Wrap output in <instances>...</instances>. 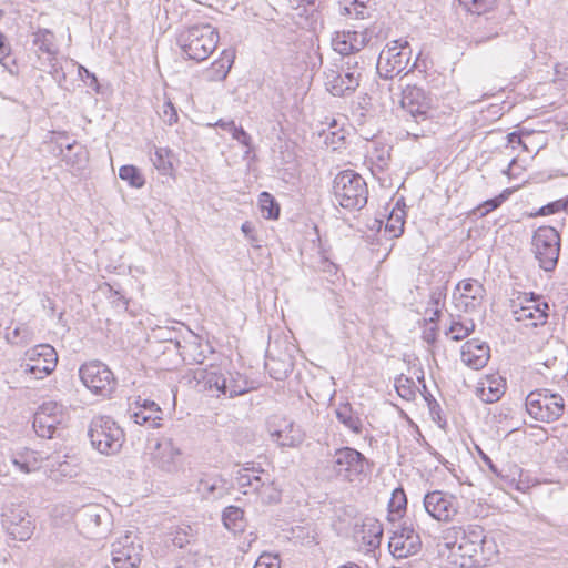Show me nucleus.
I'll list each match as a JSON object with an SVG mask.
<instances>
[{"instance_id": "nucleus-1", "label": "nucleus", "mask_w": 568, "mask_h": 568, "mask_svg": "<svg viewBox=\"0 0 568 568\" xmlns=\"http://www.w3.org/2000/svg\"><path fill=\"white\" fill-rule=\"evenodd\" d=\"M452 554L455 564L462 568L484 567L496 554V545L493 539L486 537L481 526L467 525L458 528Z\"/></svg>"}, {"instance_id": "nucleus-2", "label": "nucleus", "mask_w": 568, "mask_h": 568, "mask_svg": "<svg viewBox=\"0 0 568 568\" xmlns=\"http://www.w3.org/2000/svg\"><path fill=\"white\" fill-rule=\"evenodd\" d=\"M235 481L244 495H255L262 504H276L281 500V490L271 475L261 467L246 464L236 471Z\"/></svg>"}, {"instance_id": "nucleus-3", "label": "nucleus", "mask_w": 568, "mask_h": 568, "mask_svg": "<svg viewBox=\"0 0 568 568\" xmlns=\"http://www.w3.org/2000/svg\"><path fill=\"white\" fill-rule=\"evenodd\" d=\"M333 195L343 209L358 211L363 209L368 199V189L364 178L353 171L344 170L333 180Z\"/></svg>"}, {"instance_id": "nucleus-4", "label": "nucleus", "mask_w": 568, "mask_h": 568, "mask_svg": "<svg viewBox=\"0 0 568 568\" xmlns=\"http://www.w3.org/2000/svg\"><path fill=\"white\" fill-rule=\"evenodd\" d=\"M219 32L211 24H195L180 32L178 44L194 61H204L215 50Z\"/></svg>"}, {"instance_id": "nucleus-5", "label": "nucleus", "mask_w": 568, "mask_h": 568, "mask_svg": "<svg viewBox=\"0 0 568 568\" xmlns=\"http://www.w3.org/2000/svg\"><path fill=\"white\" fill-rule=\"evenodd\" d=\"M88 436L92 447L104 455L119 453L125 438L123 429L109 416L94 417L90 423Z\"/></svg>"}, {"instance_id": "nucleus-6", "label": "nucleus", "mask_w": 568, "mask_h": 568, "mask_svg": "<svg viewBox=\"0 0 568 568\" xmlns=\"http://www.w3.org/2000/svg\"><path fill=\"white\" fill-rule=\"evenodd\" d=\"M526 410L530 417L542 423L558 420L565 412V399L560 394L549 389L530 392L525 400Z\"/></svg>"}, {"instance_id": "nucleus-7", "label": "nucleus", "mask_w": 568, "mask_h": 568, "mask_svg": "<svg viewBox=\"0 0 568 568\" xmlns=\"http://www.w3.org/2000/svg\"><path fill=\"white\" fill-rule=\"evenodd\" d=\"M195 378L203 382L204 388L216 390L221 395L233 398L245 394L250 387L247 379L237 372L222 373L220 369L200 371Z\"/></svg>"}, {"instance_id": "nucleus-8", "label": "nucleus", "mask_w": 568, "mask_h": 568, "mask_svg": "<svg viewBox=\"0 0 568 568\" xmlns=\"http://www.w3.org/2000/svg\"><path fill=\"white\" fill-rule=\"evenodd\" d=\"M412 49L407 41L394 40L378 55L376 70L381 78L392 80L404 72L409 63Z\"/></svg>"}, {"instance_id": "nucleus-9", "label": "nucleus", "mask_w": 568, "mask_h": 568, "mask_svg": "<svg viewBox=\"0 0 568 568\" xmlns=\"http://www.w3.org/2000/svg\"><path fill=\"white\" fill-rule=\"evenodd\" d=\"M369 460L357 449L345 446L335 449L332 456V471L336 478L353 483L366 473Z\"/></svg>"}, {"instance_id": "nucleus-10", "label": "nucleus", "mask_w": 568, "mask_h": 568, "mask_svg": "<svg viewBox=\"0 0 568 568\" xmlns=\"http://www.w3.org/2000/svg\"><path fill=\"white\" fill-rule=\"evenodd\" d=\"M83 385L95 395L109 397L116 387V378L109 366L101 361L84 363L79 368Z\"/></svg>"}, {"instance_id": "nucleus-11", "label": "nucleus", "mask_w": 568, "mask_h": 568, "mask_svg": "<svg viewBox=\"0 0 568 568\" xmlns=\"http://www.w3.org/2000/svg\"><path fill=\"white\" fill-rule=\"evenodd\" d=\"M532 250L539 266L546 271H552L557 263L560 252V236L552 226L538 227L532 236Z\"/></svg>"}, {"instance_id": "nucleus-12", "label": "nucleus", "mask_w": 568, "mask_h": 568, "mask_svg": "<svg viewBox=\"0 0 568 568\" xmlns=\"http://www.w3.org/2000/svg\"><path fill=\"white\" fill-rule=\"evenodd\" d=\"M1 524L7 534L16 540L26 541L34 531L31 516L21 504H4L1 508Z\"/></svg>"}, {"instance_id": "nucleus-13", "label": "nucleus", "mask_w": 568, "mask_h": 568, "mask_svg": "<svg viewBox=\"0 0 568 568\" xmlns=\"http://www.w3.org/2000/svg\"><path fill=\"white\" fill-rule=\"evenodd\" d=\"M142 551L143 546L138 536L126 530L111 545L112 564L115 568H138Z\"/></svg>"}, {"instance_id": "nucleus-14", "label": "nucleus", "mask_w": 568, "mask_h": 568, "mask_svg": "<svg viewBox=\"0 0 568 568\" xmlns=\"http://www.w3.org/2000/svg\"><path fill=\"white\" fill-rule=\"evenodd\" d=\"M426 513L437 521H453L459 513V499L452 494L442 490L429 491L424 496Z\"/></svg>"}, {"instance_id": "nucleus-15", "label": "nucleus", "mask_w": 568, "mask_h": 568, "mask_svg": "<svg viewBox=\"0 0 568 568\" xmlns=\"http://www.w3.org/2000/svg\"><path fill=\"white\" fill-rule=\"evenodd\" d=\"M24 372L36 378H43L52 373L58 363V354L53 346L39 344L26 352Z\"/></svg>"}, {"instance_id": "nucleus-16", "label": "nucleus", "mask_w": 568, "mask_h": 568, "mask_svg": "<svg viewBox=\"0 0 568 568\" xmlns=\"http://www.w3.org/2000/svg\"><path fill=\"white\" fill-rule=\"evenodd\" d=\"M400 105L416 122H419L428 118L432 99L423 88L407 85L402 92Z\"/></svg>"}, {"instance_id": "nucleus-17", "label": "nucleus", "mask_w": 568, "mask_h": 568, "mask_svg": "<svg viewBox=\"0 0 568 568\" xmlns=\"http://www.w3.org/2000/svg\"><path fill=\"white\" fill-rule=\"evenodd\" d=\"M388 546L394 557L407 558L420 550L422 540L414 528L404 523L399 529L393 531Z\"/></svg>"}, {"instance_id": "nucleus-18", "label": "nucleus", "mask_w": 568, "mask_h": 568, "mask_svg": "<svg viewBox=\"0 0 568 568\" xmlns=\"http://www.w3.org/2000/svg\"><path fill=\"white\" fill-rule=\"evenodd\" d=\"M359 74L349 71V68H343L342 72L331 70L326 74L327 90L335 97H343L353 93L361 83Z\"/></svg>"}, {"instance_id": "nucleus-19", "label": "nucleus", "mask_w": 568, "mask_h": 568, "mask_svg": "<svg viewBox=\"0 0 568 568\" xmlns=\"http://www.w3.org/2000/svg\"><path fill=\"white\" fill-rule=\"evenodd\" d=\"M456 290L459 292L457 296L454 293L456 305L465 312L477 310L483 301L485 290L477 280H465L457 284Z\"/></svg>"}, {"instance_id": "nucleus-20", "label": "nucleus", "mask_w": 568, "mask_h": 568, "mask_svg": "<svg viewBox=\"0 0 568 568\" xmlns=\"http://www.w3.org/2000/svg\"><path fill=\"white\" fill-rule=\"evenodd\" d=\"M181 450L172 439L160 440L153 453V460L158 468L166 473H174L179 468Z\"/></svg>"}, {"instance_id": "nucleus-21", "label": "nucleus", "mask_w": 568, "mask_h": 568, "mask_svg": "<svg viewBox=\"0 0 568 568\" xmlns=\"http://www.w3.org/2000/svg\"><path fill=\"white\" fill-rule=\"evenodd\" d=\"M490 357V348L486 342L478 338L467 341L462 347V361L473 369L486 366Z\"/></svg>"}, {"instance_id": "nucleus-22", "label": "nucleus", "mask_w": 568, "mask_h": 568, "mask_svg": "<svg viewBox=\"0 0 568 568\" xmlns=\"http://www.w3.org/2000/svg\"><path fill=\"white\" fill-rule=\"evenodd\" d=\"M161 415L162 410L155 402L143 399L130 414V418L138 425L158 428L161 426Z\"/></svg>"}, {"instance_id": "nucleus-23", "label": "nucleus", "mask_w": 568, "mask_h": 568, "mask_svg": "<svg viewBox=\"0 0 568 568\" xmlns=\"http://www.w3.org/2000/svg\"><path fill=\"white\" fill-rule=\"evenodd\" d=\"M108 517L109 513L104 507L98 504H89L82 506L75 513V523L83 529L92 531L101 525L102 519Z\"/></svg>"}, {"instance_id": "nucleus-24", "label": "nucleus", "mask_w": 568, "mask_h": 568, "mask_svg": "<svg viewBox=\"0 0 568 568\" xmlns=\"http://www.w3.org/2000/svg\"><path fill=\"white\" fill-rule=\"evenodd\" d=\"M359 534L362 535L363 544L368 547V550H374L381 545L383 526L375 518H366L361 527Z\"/></svg>"}, {"instance_id": "nucleus-25", "label": "nucleus", "mask_w": 568, "mask_h": 568, "mask_svg": "<svg viewBox=\"0 0 568 568\" xmlns=\"http://www.w3.org/2000/svg\"><path fill=\"white\" fill-rule=\"evenodd\" d=\"M226 481L220 476H211L200 479L197 491L205 499H219L226 494Z\"/></svg>"}, {"instance_id": "nucleus-26", "label": "nucleus", "mask_w": 568, "mask_h": 568, "mask_svg": "<svg viewBox=\"0 0 568 568\" xmlns=\"http://www.w3.org/2000/svg\"><path fill=\"white\" fill-rule=\"evenodd\" d=\"M337 420L356 435L362 434L363 423L349 403L339 404L335 409Z\"/></svg>"}, {"instance_id": "nucleus-27", "label": "nucleus", "mask_w": 568, "mask_h": 568, "mask_svg": "<svg viewBox=\"0 0 568 568\" xmlns=\"http://www.w3.org/2000/svg\"><path fill=\"white\" fill-rule=\"evenodd\" d=\"M42 457L38 452L32 449H23L12 457L13 465L22 473L29 474L40 468Z\"/></svg>"}, {"instance_id": "nucleus-28", "label": "nucleus", "mask_w": 568, "mask_h": 568, "mask_svg": "<svg viewBox=\"0 0 568 568\" xmlns=\"http://www.w3.org/2000/svg\"><path fill=\"white\" fill-rule=\"evenodd\" d=\"M273 440L281 447H294L302 442V435L293 423H288L283 429L271 433Z\"/></svg>"}, {"instance_id": "nucleus-29", "label": "nucleus", "mask_w": 568, "mask_h": 568, "mask_svg": "<svg viewBox=\"0 0 568 568\" xmlns=\"http://www.w3.org/2000/svg\"><path fill=\"white\" fill-rule=\"evenodd\" d=\"M61 423L62 420L55 419L53 417H45L41 414H34L32 426L39 437L52 438L57 432L58 425Z\"/></svg>"}, {"instance_id": "nucleus-30", "label": "nucleus", "mask_w": 568, "mask_h": 568, "mask_svg": "<svg viewBox=\"0 0 568 568\" xmlns=\"http://www.w3.org/2000/svg\"><path fill=\"white\" fill-rule=\"evenodd\" d=\"M505 393V384L499 379H490L488 381V385L485 386L483 384L481 387L478 388V397L487 404H491L497 402Z\"/></svg>"}, {"instance_id": "nucleus-31", "label": "nucleus", "mask_w": 568, "mask_h": 568, "mask_svg": "<svg viewBox=\"0 0 568 568\" xmlns=\"http://www.w3.org/2000/svg\"><path fill=\"white\" fill-rule=\"evenodd\" d=\"M33 44L38 51L47 53L48 57L58 53V48L54 43V34L48 29H39L33 34Z\"/></svg>"}, {"instance_id": "nucleus-32", "label": "nucleus", "mask_w": 568, "mask_h": 568, "mask_svg": "<svg viewBox=\"0 0 568 568\" xmlns=\"http://www.w3.org/2000/svg\"><path fill=\"white\" fill-rule=\"evenodd\" d=\"M224 526L233 532L242 531L244 527V511L236 506H229L222 515Z\"/></svg>"}, {"instance_id": "nucleus-33", "label": "nucleus", "mask_w": 568, "mask_h": 568, "mask_svg": "<svg viewBox=\"0 0 568 568\" xmlns=\"http://www.w3.org/2000/svg\"><path fill=\"white\" fill-rule=\"evenodd\" d=\"M0 63L10 74L18 73L16 59L11 52V44L2 32H0Z\"/></svg>"}, {"instance_id": "nucleus-34", "label": "nucleus", "mask_w": 568, "mask_h": 568, "mask_svg": "<svg viewBox=\"0 0 568 568\" xmlns=\"http://www.w3.org/2000/svg\"><path fill=\"white\" fill-rule=\"evenodd\" d=\"M119 178L128 182L132 187L140 189L145 184V179L141 171L131 164L122 165L119 170Z\"/></svg>"}, {"instance_id": "nucleus-35", "label": "nucleus", "mask_w": 568, "mask_h": 568, "mask_svg": "<svg viewBox=\"0 0 568 568\" xmlns=\"http://www.w3.org/2000/svg\"><path fill=\"white\" fill-rule=\"evenodd\" d=\"M258 204L265 219L276 220L280 216V205L268 192L260 194Z\"/></svg>"}, {"instance_id": "nucleus-36", "label": "nucleus", "mask_w": 568, "mask_h": 568, "mask_svg": "<svg viewBox=\"0 0 568 568\" xmlns=\"http://www.w3.org/2000/svg\"><path fill=\"white\" fill-rule=\"evenodd\" d=\"M404 212H396L393 210L388 216L385 225V234L388 239H397L404 232Z\"/></svg>"}, {"instance_id": "nucleus-37", "label": "nucleus", "mask_w": 568, "mask_h": 568, "mask_svg": "<svg viewBox=\"0 0 568 568\" xmlns=\"http://www.w3.org/2000/svg\"><path fill=\"white\" fill-rule=\"evenodd\" d=\"M407 505V498L404 489L402 487L395 488L393 490L389 504H388V510L389 516H402V513L406 509ZM390 520H394V517L389 518Z\"/></svg>"}, {"instance_id": "nucleus-38", "label": "nucleus", "mask_w": 568, "mask_h": 568, "mask_svg": "<svg viewBox=\"0 0 568 568\" xmlns=\"http://www.w3.org/2000/svg\"><path fill=\"white\" fill-rule=\"evenodd\" d=\"M332 47L343 57L354 54L348 31H336L332 38Z\"/></svg>"}, {"instance_id": "nucleus-39", "label": "nucleus", "mask_w": 568, "mask_h": 568, "mask_svg": "<svg viewBox=\"0 0 568 568\" xmlns=\"http://www.w3.org/2000/svg\"><path fill=\"white\" fill-rule=\"evenodd\" d=\"M375 29L376 28H365L364 31L347 30L349 32V40L354 53L361 51L365 45L371 43L372 33L375 32Z\"/></svg>"}, {"instance_id": "nucleus-40", "label": "nucleus", "mask_w": 568, "mask_h": 568, "mask_svg": "<svg viewBox=\"0 0 568 568\" xmlns=\"http://www.w3.org/2000/svg\"><path fill=\"white\" fill-rule=\"evenodd\" d=\"M171 151L166 148H156L151 156L153 165L162 173L169 174L172 170V163L169 160Z\"/></svg>"}, {"instance_id": "nucleus-41", "label": "nucleus", "mask_w": 568, "mask_h": 568, "mask_svg": "<svg viewBox=\"0 0 568 568\" xmlns=\"http://www.w3.org/2000/svg\"><path fill=\"white\" fill-rule=\"evenodd\" d=\"M475 329V323L469 320L466 322L453 321L448 332L453 334L452 338L454 341H462L466 338L470 333Z\"/></svg>"}, {"instance_id": "nucleus-42", "label": "nucleus", "mask_w": 568, "mask_h": 568, "mask_svg": "<svg viewBox=\"0 0 568 568\" xmlns=\"http://www.w3.org/2000/svg\"><path fill=\"white\" fill-rule=\"evenodd\" d=\"M395 387H396L397 394L402 398H404L406 400H410V399L415 398L416 386H415V383H414V381L412 378L405 377L403 375L399 376L395 381Z\"/></svg>"}, {"instance_id": "nucleus-43", "label": "nucleus", "mask_w": 568, "mask_h": 568, "mask_svg": "<svg viewBox=\"0 0 568 568\" xmlns=\"http://www.w3.org/2000/svg\"><path fill=\"white\" fill-rule=\"evenodd\" d=\"M509 194H510L509 190L503 191V193H500L498 196H496L494 199H489V200L485 201L484 203H481L478 207H476L475 212L479 216L487 215L491 211L499 207L508 199Z\"/></svg>"}, {"instance_id": "nucleus-44", "label": "nucleus", "mask_w": 568, "mask_h": 568, "mask_svg": "<svg viewBox=\"0 0 568 568\" xmlns=\"http://www.w3.org/2000/svg\"><path fill=\"white\" fill-rule=\"evenodd\" d=\"M496 0H459L460 6H463L468 12L474 14H483L489 11Z\"/></svg>"}, {"instance_id": "nucleus-45", "label": "nucleus", "mask_w": 568, "mask_h": 568, "mask_svg": "<svg viewBox=\"0 0 568 568\" xmlns=\"http://www.w3.org/2000/svg\"><path fill=\"white\" fill-rule=\"evenodd\" d=\"M36 414H41L45 417H53L59 420H62L63 418L62 405H59L55 402L43 403L41 406H39Z\"/></svg>"}, {"instance_id": "nucleus-46", "label": "nucleus", "mask_w": 568, "mask_h": 568, "mask_svg": "<svg viewBox=\"0 0 568 568\" xmlns=\"http://www.w3.org/2000/svg\"><path fill=\"white\" fill-rule=\"evenodd\" d=\"M173 545L183 548L194 541L193 529L190 526L179 528L172 539Z\"/></svg>"}, {"instance_id": "nucleus-47", "label": "nucleus", "mask_w": 568, "mask_h": 568, "mask_svg": "<svg viewBox=\"0 0 568 568\" xmlns=\"http://www.w3.org/2000/svg\"><path fill=\"white\" fill-rule=\"evenodd\" d=\"M346 14L354 16L356 19H365L369 17V8L361 0H353L348 6L344 7Z\"/></svg>"}, {"instance_id": "nucleus-48", "label": "nucleus", "mask_w": 568, "mask_h": 568, "mask_svg": "<svg viewBox=\"0 0 568 568\" xmlns=\"http://www.w3.org/2000/svg\"><path fill=\"white\" fill-rule=\"evenodd\" d=\"M560 211H568V199H560L541 206L535 215H550Z\"/></svg>"}, {"instance_id": "nucleus-49", "label": "nucleus", "mask_w": 568, "mask_h": 568, "mask_svg": "<svg viewBox=\"0 0 568 568\" xmlns=\"http://www.w3.org/2000/svg\"><path fill=\"white\" fill-rule=\"evenodd\" d=\"M160 115L168 125H173L179 120L176 109L171 101L163 103Z\"/></svg>"}, {"instance_id": "nucleus-50", "label": "nucleus", "mask_w": 568, "mask_h": 568, "mask_svg": "<svg viewBox=\"0 0 568 568\" xmlns=\"http://www.w3.org/2000/svg\"><path fill=\"white\" fill-rule=\"evenodd\" d=\"M532 307V326H538L539 324L542 325L546 323L548 318L547 310L549 308L547 303L542 304H534L530 305Z\"/></svg>"}, {"instance_id": "nucleus-51", "label": "nucleus", "mask_w": 568, "mask_h": 568, "mask_svg": "<svg viewBox=\"0 0 568 568\" xmlns=\"http://www.w3.org/2000/svg\"><path fill=\"white\" fill-rule=\"evenodd\" d=\"M343 68H349V71L358 73L359 78L362 79L364 72V60L355 57L354 54H349L345 57V60L342 64V69Z\"/></svg>"}, {"instance_id": "nucleus-52", "label": "nucleus", "mask_w": 568, "mask_h": 568, "mask_svg": "<svg viewBox=\"0 0 568 568\" xmlns=\"http://www.w3.org/2000/svg\"><path fill=\"white\" fill-rule=\"evenodd\" d=\"M445 298H446V288L445 287H435L430 292L428 305L430 308H442L444 306Z\"/></svg>"}, {"instance_id": "nucleus-53", "label": "nucleus", "mask_w": 568, "mask_h": 568, "mask_svg": "<svg viewBox=\"0 0 568 568\" xmlns=\"http://www.w3.org/2000/svg\"><path fill=\"white\" fill-rule=\"evenodd\" d=\"M253 568H280L278 557L263 554L257 558Z\"/></svg>"}, {"instance_id": "nucleus-54", "label": "nucleus", "mask_w": 568, "mask_h": 568, "mask_svg": "<svg viewBox=\"0 0 568 568\" xmlns=\"http://www.w3.org/2000/svg\"><path fill=\"white\" fill-rule=\"evenodd\" d=\"M241 231L245 235L246 240L251 243V245H253L255 247H260V244H258L260 241H258V237L256 234V230L252 222H250V221L244 222L241 226Z\"/></svg>"}, {"instance_id": "nucleus-55", "label": "nucleus", "mask_w": 568, "mask_h": 568, "mask_svg": "<svg viewBox=\"0 0 568 568\" xmlns=\"http://www.w3.org/2000/svg\"><path fill=\"white\" fill-rule=\"evenodd\" d=\"M79 74L82 79L90 80L88 82V87H90L97 93H102L98 78L94 73L90 72L85 67L79 65Z\"/></svg>"}, {"instance_id": "nucleus-56", "label": "nucleus", "mask_w": 568, "mask_h": 568, "mask_svg": "<svg viewBox=\"0 0 568 568\" xmlns=\"http://www.w3.org/2000/svg\"><path fill=\"white\" fill-rule=\"evenodd\" d=\"M275 364H277V362L274 358H270L265 363V367L268 371L271 377H273L276 381H282L287 375V368H283V369L275 368L274 367Z\"/></svg>"}, {"instance_id": "nucleus-57", "label": "nucleus", "mask_w": 568, "mask_h": 568, "mask_svg": "<svg viewBox=\"0 0 568 568\" xmlns=\"http://www.w3.org/2000/svg\"><path fill=\"white\" fill-rule=\"evenodd\" d=\"M232 133V138L234 140H236L239 143L245 145V146H250L251 145V136L250 134L242 128V126H236L233 129V131H231Z\"/></svg>"}, {"instance_id": "nucleus-58", "label": "nucleus", "mask_w": 568, "mask_h": 568, "mask_svg": "<svg viewBox=\"0 0 568 568\" xmlns=\"http://www.w3.org/2000/svg\"><path fill=\"white\" fill-rule=\"evenodd\" d=\"M174 568H197L196 554L190 552L187 557L181 558Z\"/></svg>"}, {"instance_id": "nucleus-59", "label": "nucleus", "mask_w": 568, "mask_h": 568, "mask_svg": "<svg viewBox=\"0 0 568 568\" xmlns=\"http://www.w3.org/2000/svg\"><path fill=\"white\" fill-rule=\"evenodd\" d=\"M477 450H478V455L480 457V459L484 462V464L488 467V469L497 477H500L501 474L499 471V469L497 468V466L494 464V462L491 460V458L485 454L479 447H477Z\"/></svg>"}, {"instance_id": "nucleus-60", "label": "nucleus", "mask_w": 568, "mask_h": 568, "mask_svg": "<svg viewBox=\"0 0 568 568\" xmlns=\"http://www.w3.org/2000/svg\"><path fill=\"white\" fill-rule=\"evenodd\" d=\"M48 72L53 77H58L62 71V67L58 62L57 54L48 57Z\"/></svg>"}, {"instance_id": "nucleus-61", "label": "nucleus", "mask_w": 568, "mask_h": 568, "mask_svg": "<svg viewBox=\"0 0 568 568\" xmlns=\"http://www.w3.org/2000/svg\"><path fill=\"white\" fill-rule=\"evenodd\" d=\"M517 321H526L532 320V307L531 306H521L519 310L514 312Z\"/></svg>"}, {"instance_id": "nucleus-62", "label": "nucleus", "mask_w": 568, "mask_h": 568, "mask_svg": "<svg viewBox=\"0 0 568 568\" xmlns=\"http://www.w3.org/2000/svg\"><path fill=\"white\" fill-rule=\"evenodd\" d=\"M344 140V135L338 132H331L325 136V143L332 145L333 149H337L341 144V141Z\"/></svg>"}, {"instance_id": "nucleus-63", "label": "nucleus", "mask_w": 568, "mask_h": 568, "mask_svg": "<svg viewBox=\"0 0 568 568\" xmlns=\"http://www.w3.org/2000/svg\"><path fill=\"white\" fill-rule=\"evenodd\" d=\"M369 28H376L375 32L372 33V39L383 40L387 38V30L384 28V23H374Z\"/></svg>"}, {"instance_id": "nucleus-64", "label": "nucleus", "mask_w": 568, "mask_h": 568, "mask_svg": "<svg viewBox=\"0 0 568 568\" xmlns=\"http://www.w3.org/2000/svg\"><path fill=\"white\" fill-rule=\"evenodd\" d=\"M497 36H498V31H495V32H493V33H490L488 36L475 34L473 37V39H471V42L475 43L476 45H479V44H481V43H484V42H486V41H488V40H490V39H493V38H495Z\"/></svg>"}]
</instances>
